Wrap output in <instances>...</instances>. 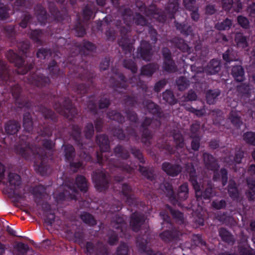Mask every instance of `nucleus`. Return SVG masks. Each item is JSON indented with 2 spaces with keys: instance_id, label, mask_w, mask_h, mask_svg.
<instances>
[{
  "instance_id": "nucleus-5",
  "label": "nucleus",
  "mask_w": 255,
  "mask_h": 255,
  "mask_svg": "<svg viewBox=\"0 0 255 255\" xmlns=\"http://www.w3.org/2000/svg\"><path fill=\"white\" fill-rule=\"evenodd\" d=\"M247 182L250 191L247 193V196L249 200H253L255 199V180H248Z\"/></svg>"
},
{
  "instance_id": "nucleus-2",
  "label": "nucleus",
  "mask_w": 255,
  "mask_h": 255,
  "mask_svg": "<svg viewBox=\"0 0 255 255\" xmlns=\"http://www.w3.org/2000/svg\"><path fill=\"white\" fill-rule=\"evenodd\" d=\"M232 74L237 81H243L244 79V71L241 66H234L232 69Z\"/></svg>"
},
{
  "instance_id": "nucleus-54",
  "label": "nucleus",
  "mask_w": 255,
  "mask_h": 255,
  "mask_svg": "<svg viewBox=\"0 0 255 255\" xmlns=\"http://www.w3.org/2000/svg\"><path fill=\"white\" fill-rule=\"evenodd\" d=\"M64 196H67V193H64Z\"/></svg>"
},
{
  "instance_id": "nucleus-52",
  "label": "nucleus",
  "mask_w": 255,
  "mask_h": 255,
  "mask_svg": "<svg viewBox=\"0 0 255 255\" xmlns=\"http://www.w3.org/2000/svg\"><path fill=\"white\" fill-rule=\"evenodd\" d=\"M224 41H226V40H227V39H226V38L225 37H224Z\"/></svg>"
},
{
  "instance_id": "nucleus-22",
  "label": "nucleus",
  "mask_w": 255,
  "mask_h": 255,
  "mask_svg": "<svg viewBox=\"0 0 255 255\" xmlns=\"http://www.w3.org/2000/svg\"><path fill=\"white\" fill-rule=\"evenodd\" d=\"M171 214L174 218H178L179 219H182L183 215L182 214L177 211H171Z\"/></svg>"
},
{
  "instance_id": "nucleus-41",
  "label": "nucleus",
  "mask_w": 255,
  "mask_h": 255,
  "mask_svg": "<svg viewBox=\"0 0 255 255\" xmlns=\"http://www.w3.org/2000/svg\"><path fill=\"white\" fill-rule=\"evenodd\" d=\"M91 247H92V245L90 243H88L87 245V249L88 251H89V250Z\"/></svg>"
},
{
  "instance_id": "nucleus-32",
  "label": "nucleus",
  "mask_w": 255,
  "mask_h": 255,
  "mask_svg": "<svg viewBox=\"0 0 255 255\" xmlns=\"http://www.w3.org/2000/svg\"><path fill=\"white\" fill-rule=\"evenodd\" d=\"M242 255H255V253L249 251H244Z\"/></svg>"
},
{
  "instance_id": "nucleus-25",
  "label": "nucleus",
  "mask_w": 255,
  "mask_h": 255,
  "mask_svg": "<svg viewBox=\"0 0 255 255\" xmlns=\"http://www.w3.org/2000/svg\"><path fill=\"white\" fill-rule=\"evenodd\" d=\"M232 24V20L228 18H226L224 21V29H225L226 28H230Z\"/></svg>"
},
{
  "instance_id": "nucleus-19",
  "label": "nucleus",
  "mask_w": 255,
  "mask_h": 255,
  "mask_svg": "<svg viewBox=\"0 0 255 255\" xmlns=\"http://www.w3.org/2000/svg\"><path fill=\"white\" fill-rule=\"evenodd\" d=\"M31 125H32V123H31L30 118H29L28 116L27 117L25 116L24 117V120H23V126L24 127V128L25 129H28L27 127L31 126Z\"/></svg>"
},
{
  "instance_id": "nucleus-31",
  "label": "nucleus",
  "mask_w": 255,
  "mask_h": 255,
  "mask_svg": "<svg viewBox=\"0 0 255 255\" xmlns=\"http://www.w3.org/2000/svg\"><path fill=\"white\" fill-rule=\"evenodd\" d=\"M7 231L10 235L17 236L15 234V232L12 229L8 228Z\"/></svg>"
},
{
  "instance_id": "nucleus-43",
  "label": "nucleus",
  "mask_w": 255,
  "mask_h": 255,
  "mask_svg": "<svg viewBox=\"0 0 255 255\" xmlns=\"http://www.w3.org/2000/svg\"><path fill=\"white\" fill-rule=\"evenodd\" d=\"M69 151L70 152H72L73 151V148L72 146H70L69 147Z\"/></svg>"
},
{
  "instance_id": "nucleus-14",
  "label": "nucleus",
  "mask_w": 255,
  "mask_h": 255,
  "mask_svg": "<svg viewBox=\"0 0 255 255\" xmlns=\"http://www.w3.org/2000/svg\"><path fill=\"white\" fill-rule=\"evenodd\" d=\"M82 219L85 222L94 225L95 224V221L93 217L89 214H85L81 216Z\"/></svg>"
},
{
  "instance_id": "nucleus-27",
  "label": "nucleus",
  "mask_w": 255,
  "mask_h": 255,
  "mask_svg": "<svg viewBox=\"0 0 255 255\" xmlns=\"http://www.w3.org/2000/svg\"><path fill=\"white\" fill-rule=\"evenodd\" d=\"M4 172V167L2 164L0 163V179H2L3 178Z\"/></svg>"
},
{
  "instance_id": "nucleus-18",
  "label": "nucleus",
  "mask_w": 255,
  "mask_h": 255,
  "mask_svg": "<svg viewBox=\"0 0 255 255\" xmlns=\"http://www.w3.org/2000/svg\"><path fill=\"white\" fill-rule=\"evenodd\" d=\"M233 4V0H224V9L225 10H230Z\"/></svg>"
},
{
  "instance_id": "nucleus-55",
  "label": "nucleus",
  "mask_w": 255,
  "mask_h": 255,
  "mask_svg": "<svg viewBox=\"0 0 255 255\" xmlns=\"http://www.w3.org/2000/svg\"><path fill=\"white\" fill-rule=\"evenodd\" d=\"M110 243H111V244H113V243H114L113 242H112V241H110Z\"/></svg>"
},
{
  "instance_id": "nucleus-37",
  "label": "nucleus",
  "mask_w": 255,
  "mask_h": 255,
  "mask_svg": "<svg viewBox=\"0 0 255 255\" xmlns=\"http://www.w3.org/2000/svg\"><path fill=\"white\" fill-rule=\"evenodd\" d=\"M93 132V127L92 125H90L89 133L92 134Z\"/></svg>"
},
{
  "instance_id": "nucleus-13",
  "label": "nucleus",
  "mask_w": 255,
  "mask_h": 255,
  "mask_svg": "<svg viewBox=\"0 0 255 255\" xmlns=\"http://www.w3.org/2000/svg\"><path fill=\"white\" fill-rule=\"evenodd\" d=\"M249 16L255 17V3L253 2L250 4L246 9Z\"/></svg>"
},
{
  "instance_id": "nucleus-33",
  "label": "nucleus",
  "mask_w": 255,
  "mask_h": 255,
  "mask_svg": "<svg viewBox=\"0 0 255 255\" xmlns=\"http://www.w3.org/2000/svg\"><path fill=\"white\" fill-rule=\"evenodd\" d=\"M118 255H121V254H123L124 255H127V249L126 248L121 251V253L120 251H118Z\"/></svg>"
},
{
  "instance_id": "nucleus-30",
  "label": "nucleus",
  "mask_w": 255,
  "mask_h": 255,
  "mask_svg": "<svg viewBox=\"0 0 255 255\" xmlns=\"http://www.w3.org/2000/svg\"><path fill=\"white\" fill-rule=\"evenodd\" d=\"M191 16L192 19L196 20H197L199 18V14L196 11H194L191 13Z\"/></svg>"
},
{
  "instance_id": "nucleus-36",
  "label": "nucleus",
  "mask_w": 255,
  "mask_h": 255,
  "mask_svg": "<svg viewBox=\"0 0 255 255\" xmlns=\"http://www.w3.org/2000/svg\"><path fill=\"white\" fill-rule=\"evenodd\" d=\"M194 1V0H184V2L185 4V5L187 6V4L190 2L191 3H192Z\"/></svg>"
},
{
  "instance_id": "nucleus-50",
  "label": "nucleus",
  "mask_w": 255,
  "mask_h": 255,
  "mask_svg": "<svg viewBox=\"0 0 255 255\" xmlns=\"http://www.w3.org/2000/svg\"><path fill=\"white\" fill-rule=\"evenodd\" d=\"M253 79L254 81L255 82V74L253 76Z\"/></svg>"
},
{
  "instance_id": "nucleus-23",
  "label": "nucleus",
  "mask_w": 255,
  "mask_h": 255,
  "mask_svg": "<svg viewBox=\"0 0 255 255\" xmlns=\"http://www.w3.org/2000/svg\"><path fill=\"white\" fill-rule=\"evenodd\" d=\"M47 51L44 49L39 50L37 53V56L38 57L42 58V57L45 58L46 55Z\"/></svg>"
},
{
  "instance_id": "nucleus-7",
  "label": "nucleus",
  "mask_w": 255,
  "mask_h": 255,
  "mask_svg": "<svg viewBox=\"0 0 255 255\" xmlns=\"http://www.w3.org/2000/svg\"><path fill=\"white\" fill-rule=\"evenodd\" d=\"M19 127L14 122H10L6 125L5 129L8 134H14L18 130Z\"/></svg>"
},
{
  "instance_id": "nucleus-29",
  "label": "nucleus",
  "mask_w": 255,
  "mask_h": 255,
  "mask_svg": "<svg viewBox=\"0 0 255 255\" xmlns=\"http://www.w3.org/2000/svg\"><path fill=\"white\" fill-rule=\"evenodd\" d=\"M229 51L227 50L226 52V54H224V60H225L226 61H230L232 60V58H230L229 56Z\"/></svg>"
},
{
  "instance_id": "nucleus-10",
  "label": "nucleus",
  "mask_w": 255,
  "mask_h": 255,
  "mask_svg": "<svg viewBox=\"0 0 255 255\" xmlns=\"http://www.w3.org/2000/svg\"><path fill=\"white\" fill-rule=\"evenodd\" d=\"M245 141L252 145H255V133L252 132H247L243 135Z\"/></svg>"
},
{
  "instance_id": "nucleus-16",
  "label": "nucleus",
  "mask_w": 255,
  "mask_h": 255,
  "mask_svg": "<svg viewBox=\"0 0 255 255\" xmlns=\"http://www.w3.org/2000/svg\"><path fill=\"white\" fill-rule=\"evenodd\" d=\"M231 117V121L236 126H240L242 124L240 117L238 116H234L233 115V113H232Z\"/></svg>"
},
{
  "instance_id": "nucleus-53",
  "label": "nucleus",
  "mask_w": 255,
  "mask_h": 255,
  "mask_svg": "<svg viewBox=\"0 0 255 255\" xmlns=\"http://www.w3.org/2000/svg\"><path fill=\"white\" fill-rule=\"evenodd\" d=\"M70 190H71L72 192H73V191H74V189H72V188H70Z\"/></svg>"
},
{
  "instance_id": "nucleus-46",
  "label": "nucleus",
  "mask_w": 255,
  "mask_h": 255,
  "mask_svg": "<svg viewBox=\"0 0 255 255\" xmlns=\"http://www.w3.org/2000/svg\"><path fill=\"white\" fill-rule=\"evenodd\" d=\"M224 179L226 178L227 179V177H226V175H227V172L226 171H225V170L224 169Z\"/></svg>"
},
{
  "instance_id": "nucleus-11",
  "label": "nucleus",
  "mask_w": 255,
  "mask_h": 255,
  "mask_svg": "<svg viewBox=\"0 0 255 255\" xmlns=\"http://www.w3.org/2000/svg\"><path fill=\"white\" fill-rule=\"evenodd\" d=\"M188 187L187 184H184L181 185L179 189L178 196L179 198L184 199L187 197Z\"/></svg>"
},
{
  "instance_id": "nucleus-26",
  "label": "nucleus",
  "mask_w": 255,
  "mask_h": 255,
  "mask_svg": "<svg viewBox=\"0 0 255 255\" xmlns=\"http://www.w3.org/2000/svg\"><path fill=\"white\" fill-rule=\"evenodd\" d=\"M248 172L251 175L255 176V165L254 164L251 165L249 167Z\"/></svg>"
},
{
  "instance_id": "nucleus-51",
  "label": "nucleus",
  "mask_w": 255,
  "mask_h": 255,
  "mask_svg": "<svg viewBox=\"0 0 255 255\" xmlns=\"http://www.w3.org/2000/svg\"><path fill=\"white\" fill-rule=\"evenodd\" d=\"M209 73H210L211 74H213L214 73V72H213L212 71H208Z\"/></svg>"
},
{
  "instance_id": "nucleus-20",
  "label": "nucleus",
  "mask_w": 255,
  "mask_h": 255,
  "mask_svg": "<svg viewBox=\"0 0 255 255\" xmlns=\"http://www.w3.org/2000/svg\"><path fill=\"white\" fill-rule=\"evenodd\" d=\"M192 184L195 189L196 196L198 197L200 196V186L198 185V184L197 183V182L196 181H193Z\"/></svg>"
},
{
  "instance_id": "nucleus-21",
  "label": "nucleus",
  "mask_w": 255,
  "mask_h": 255,
  "mask_svg": "<svg viewBox=\"0 0 255 255\" xmlns=\"http://www.w3.org/2000/svg\"><path fill=\"white\" fill-rule=\"evenodd\" d=\"M234 6H236V8H235V10L237 11H239L240 9L242 8V3L239 0H236L234 2Z\"/></svg>"
},
{
  "instance_id": "nucleus-3",
  "label": "nucleus",
  "mask_w": 255,
  "mask_h": 255,
  "mask_svg": "<svg viewBox=\"0 0 255 255\" xmlns=\"http://www.w3.org/2000/svg\"><path fill=\"white\" fill-rule=\"evenodd\" d=\"M235 41L239 48H245L248 46L247 37L241 33L236 34Z\"/></svg>"
},
{
  "instance_id": "nucleus-42",
  "label": "nucleus",
  "mask_w": 255,
  "mask_h": 255,
  "mask_svg": "<svg viewBox=\"0 0 255 255\" xmlns=\"http://www.w3.org/2000/svg\"><path fill=\"white\" fill-rule=\"evenodd\" d=\"M34 80H35V81H38V82H40V80L41 81H43L44 80L43 78H40H40L39 77H38L36 79H34Z\"/></svg>"
},
{
  "instance_id": "nucleus-47",
  "label": "nucleus",
  "mask_w": 255,
  "mask_h": 255,
  "mask_svg": "<svg viewBox=\"0 0 255 255\" xmlns=\"http://www.w3.org/2000/svg\"><path fill=\"white\" fill-rule=\"evenodd\" d=\"M21 26L22 27H25V23H21Z\"/></svg>"
},
{
  "instance_id": "nucleus-8",
  "label": "nucleus",
  "mask_w": 255,
  "mask_h": 255,
  "mask_svg": "<svg viewBox=\"0 0 255 255\" xmlns=\"http://www.w3.org/2000/svg\"><path fill=\"white\" fill-rule=\"evenodd\" d=\"M239 24L244 29H249L250 24L249 19L245 16L239 15L237 17Z\"/></svg>"
},
{
  "instance_id": "nucleus-39",
  "label": "nucleus",
  "mask_w": 255,
  "mask_h": 255,
  "mask_svg": "<svg viewBox=\"0 0 255 255\" xmlns=\"http://www.w3.org/2000/svg\"><path fill=\"white\" fill-rule=\"evenodd\" d=\"M108 102L107 101H106V104L105 105H103L102 104H101L100 106L101 108H103L107 107L108 106Z\"/></svg>"
},
{
  "instance_id": "nucleus-12",
  "label": "nucleus",
  "mask_w": 255,
  "mask_h": 255,
  "mask_svg": "<svg viewBox=\"0 0 255 255\" xmlns=\"http://www.w3.org/2000/svg\"><path fill=\"white\" fill-rule=\"evenodd\" d=\"M20 177L16 174L11 173L9 175V182L10 184L18 185L20 183Z\"/></svg>"
},
{
  "instance_id": "nucleus-44",
  "label": "nucleus",
  "mask_w": 255,
  "mask_h": 255,
  "mask_svg": "<svg viewBox=\"0 0 255 255\" xmlns=\"http://www.w3.org/2000/svg\"><path fill=\"white\" fill-rule=\"evenodd\" d=\"M193 97L189 98L190 100H194L195 99V95L194 94H193Z\"/></svg>"
},
{
  "instance_id": "nucleus-40",
  "label": "nucleus",
  "mask_w": 255,
  "mask_h": 255,
  "mask_svg": "<svg viewBox=\"0 0 255 255\" xmlns=\"http://www.w3.org/2000/svg\"><path fill=\"white\" fill-rule=\"evenodd\" d=\"M252 55L255 58V47L254 48L253 50L252 51Z\"/></svg>"
},
{
  "instance_id": "nucleus-48",
  "label": "nucleus",
  "mask_w": 255,
  "mask_h": 255,
  "mask_svg": "<svg viewBox=\"0 0 255 255\" xmlns=\"http://www.w3.org/2000/svg\"><path fill=\"white\" fill-rule=\"evenodd\" d=\"M134 221L133 220H132L130 222V224L132 225V226H133V224H134Z\"/></svg>"
},
{
  "instance_id": "nucleus-34",
  "label": "nucleus",
  "mask_w": 255,
  "mask_h": 255,
  "mask_svg": "<svg viewBox=\"0 0 255 255\" xmlns=\"http://www.w3.org/2000/svg\"><path fill=\"white\" fill-rule=\"evenodd\" d=\"M4 251V248L2 244H0V255H1L3 254Z\"/></svg>"
},
{
  "instance_id": "nucleus-15",
  "label": "nucleus",
  "mask_w": 255,
  "mask_h": 255,
  "mask_svg": "<svg viewBox=\"0 0 255 255\" xmlns=\"http://www.w3.org/2000/svg\"><path fill=\"white\" fill-rule=\"evenodd\" d=\"M235 239L233 236L228 232L224 230V242L228 244H233Z\"/></svg>"
},
{
  "instance_id": "nucleus-24",
  "label": "nucleus",
  "mask_w": 255,
  "mask_h": 255,
  "mask_svg": "<svg viewBox=\"0 0 255 255\" xmlns=\"http://www.w3.org/2000/svg\"><path fill=\"white\" fill-rule=\"evenodd\" d=\"M199 147V141L197 140H193L192 142V148L194 150H197Z\"/></svg>"
},
{
  "instance_id": "nucleus-4",
  "label": "nucleus",
  "mask_w": 255,
  "mask_h": 255,
  "mask_svg": "<svg viewBox=\"0 0 255 255\" xmlns=\"http://www.w3.org/2000/svg\"><path fill=\"white\" fill-rule=\"evenodd\" d=\"M163 170L168 174L175 176L180 171L179 166H173L168 163H164L162 165Z\"/></svg>"
},
{
  "instance_id": "nucleus-49",
  "label": "nucleus",
  "mask_w": 255,
  "mask_h": 255,
  "mask_svg": "<svg viewBox=\"0 0 255 255\" xmlns=\"http://www.w3.org/2000/svg\"><path fill=\"white\" fill-rule=\"evenodd\" d=\"M204 156H208L209 158H212V156H211L209 155L208 154H205V155H204Z\"/></svg>"
},
{
  "instance_id": "nucleus-28",
  "label": "nucleus",
  "mask_w": 255,
  "mask_h": 255,
  "mask_svg": "<svg viewBox=\"0 0 255 255\" xmlns=\"http://www.w3.org/2000/svg\"><path fill=\"white\" fill-rule=\"evenodd\" d=\"M213 206L216 209H220L223 207V203L222 201H220V202L218 204H217L216 202H213Z\"/></svg>"
},
{
  "instance_id": "nucleus-35",
  "label": "nucleus",
  "mask_w": 255,
  "mask_h": 255,
  "mask_svg": "<svg viewBox=\"0 0 255 255\" xmlns=\"http://www.w3.org/2000/svg\"><path fill=\"white\" fill-rule=\"evenodd\" d=\"M251 228L252 231L255 232V221L251 223Z\"/></svg>"
},
{
  "instance_id": "nucleus-45",
  "label": "nucleus",
  "mask_w": 255,
  "mask_h": 255,
  "mask_svg": "<svg viewBox=\"0 0 255 255\" xmlns=\"http://www.w3.org/2000/svg\"><path fill=\"white\" fill-rule=\"evenodd\" d=\"M252 156H253V158H254V159L255 160V150H254L253 153H252Z\"/></svg>"
},
{
  "instance_id": "nucleus-9",
  "label": "nucleus",
  "mask_w": 255,
  "mask_h": 255,
  "mask_svg": "<svg viewBox=\"0 0 255 255\" xmlns=\"http://www.w3.org/2000/svg\"><path fill=\"white\" fill-rule=\"evenodd\" d=\"M77 186L81 191H84L87 188L86 180L83 176H78L76 179Z\"/></svg>"
},
{
  "instance_id": "nucleus-17",
  "label": "nucleus",
  "mask_w": 255,
  "mask_h": 255,
  "mask_svg": "<svg viewBox=\"0 0 255 255\" xmlns=\"http://www.w3.org/2000/svg\"><path fill=\"white\" fill-rule=\"evenodd\" d=\"M163 98L165 100L169 103H172V94L170 91H166L163 94Z\"/></svg>"
},
{
  "instance_id": "nucleus-6",
  "label": "nucleus",
  "mask_w": 255,
  "mask_h": 255,
  "mask_svg": "<svg viewBox=\"0 0 255 255\" xmlns=\"http://www.w3.org/2000/svg\"><path fill=\"white\" fill-rule=\"evenodd\" d=\"M228 192L230 196L233 198H237L239 192L236 186V183L233 180H230L228 186Z\"/></svg>"
},
{
  "instance_id": "nucleus-1",
  "label": "nucleus",
  "mask_w": 255,
  "mask_h": 255,
  "mask_svg": "<svg viewBox=\"0 0 255 255\" xmlns=\"http://www.w3.org/2000/svg\"><path fill=\"white\" fill-rule=\"evenodd\" d=\"M244 156V152L243 151H238L235 155L231 154L230 152L226 153V157L224 158V162H226L229 166L233 165L234 164H239L241 162L242 159Z\"/></svg>"
},
{
  "instance_id": "nucleus-38",
  "label": "nucleus",
  "mask_w": 255,
  "mask_h": 255,
  "mask_svg": "<svg viewBox=\"0 0 255 255\" xmlns=\"http://www.w3.org/2000/svg\"><path fill=\"white\" fill-rule=\"evenodd\" d=\"M17 247H18V248H25L24 245L22 243H19V244H17Z\"/></svg>"
}]
</instances>
